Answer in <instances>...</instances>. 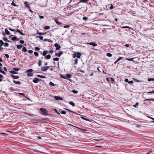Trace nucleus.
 Segmentation results:
<instances>
[{
	"label": "nucleus",
	"mask_w": 154,
	"mask_h": 154,
	"mask_svg": "<svg viewBox=\"0 0 154 154\" xmlns=\"http://www.w3.org/2000/svg\"><path fill=\"white\" fill-rule=\"evenodd\" d=\"M39 110L42 112L41 114L42 115L44 116H46L48 115V111L45 109L44 108H40Z\"/></svg>",
	"instance_id": "1"
},
{
	"label": "nucleus",
	"mask_w": 154,
	"mask_h": 154,
	"mask_svg": "<svg viewBox=\"0 0 154 154\" xmlns=\"http://www.w3.org/2000/svg\"><path fill=\"white\" fill-rule=\"evenodd\" d=\"M49 68V66H42L41 68V70L42 71L45 72Z\"/></svg>",
	"instance_id": "2"
},
{
	"label": "nucleus",
	"mask_w": 154,
	"mask_h": 154,
	"mask_svg": "<svg viewBox=\"0 0 154 154\" xmlns=\"http://www.w3.org/2000/svg\"><path fill=\"white\" fill-rule=\"evenodd\" d=\"M42 80L37 78H36L34 79L32 81V82L35 83H37L39 81H41Z\"/></svg>",
	"instance_id": "3"
},
{
	"label": "nucleus",
	"mask_w": 154,
	"mask_h": 154,
	"mask_svg": "<svg viewBox=\"0 0 154 154\" xmlns=\"http://www.w3.org/2000/svg\"><path fill=\"white\" fill-rule=\"evenodd\" d=\"M4 44V43L3 41L1 40L0 41V50L2 51L3 50V48L2 47V46Z\"/></svg>",
	"instance_id": "4"
},
{
	"label": "nucleus",
	"mask_w": 154,
	"mask_h": 154,
	"mask_svg": "<svg viewBox=\"0 0 154 154\" xmlns=\"http://www.w3.org/2000/svg\"><path fill=\"white\" fill-rule=\"evenodd\" d=\"M54 46L56 47V50H59L60 48V46L58 44L56 43L54 44Z\"/></svg>",
	"instance_id": "5"
},
{
	"label": "nucleus",
	"mask_w": 154,
	"mask_h": 154,
	"mask_svg": "<svg viewBox=\"0 0 154 154\" xmlns=\"http://www.w3.org/2000/svg\"><path fill=\"white\" fill-rule=\"evenodd\" d=\"M54 98L57 100H63V98L59 97L54 96Z\"/></svg>",
	"instance_id": "6"
},
{
	"label": "nucleus",
	"mask_w": 154,
	"mask_h": 154,
	"mask_svg": "<svg viewBox=\"0 0 154 154\" xmlns=\"http://www.w3.org/2000/svg\"><path fill=\"white\" fill-rule=\"evenodd\" d=\"M89 45H92L93 46H97V44L93 42H91L90 43H87Z\"/></svg>",
	"instance_id": "7"
},
{
	"label": "nucleus",
	"mask_w": 154,
	"mask_h": 154,
	"mask_svg": "<svg viewBox=\"0 0 154 154\" xmlns=\"http://www.w3.org/2000/svg\"><path fill=\"white\" fill-rule=\"evenodd\" d=\"M54 20L55 22L56 23L57 25H61L62 24V23L61 22L58 21V19L56 18H55L54 19Z\"/></svg>",
	"instance_id": "8"
},
{
	"label": "nucleus",
	"mask_w": 154,
	"mask_h": 154,
	"mask_svg": "<svg viewBox=\"0 0 154 154\" xmlns=\"http://www.w3.org/2000/svg\"><path fill=\"white\" fill-rule=\"evenodd\" d=\"M11 77H12L13 79H17L19 78V76H15L14 75H11Z\"/></svg>",
	"instance_id": "9"
},
{
	"label": "nucleus",
	"mask_w": 154,
	"mask_h": 154,
	"mask_svg": "<svg viewBox=\"0 0 154 154\" xmlns=\"http://www.w3.org/2000/svg\"><path fill=\"white\" fill-rule=\"evenodd\" d=\"M49 53V51L47 50L44 51L42 54V55L43 56H45L46 54Z\"/></svg>",
	"instance_id": "10"
},
{
	"label": "nucleus",
	"mask_w": 154,
	"mask_h": 154,
	"mask_svg": "<svg viewBox=\"0 0 154 154\" xmlns=\"http://www.w3.org/2000/svg\"><path fill=\"white\" fill-rule=\"evenodd\" d=\"M46 32H40L37 31L36 34H38L39 35H44L45 34Z\"/></svg>",
	"instance_id": "11"
},
{
	"label": "nucleus",
	"mask_w": 154,
	"mask_h": 154,
	"mask_svg": "<svg viewBox=\"0 0 154 154\" xmlns=\"http://www.w3.org/2000/svg\"><path fill=\"white\" fill-rule=\"evenodd\" d=\"M75 54H76V57H77L78 58H80V56H81V54L79 52L76 53Z\"/></svg>",
	"instance_id": "12"
},
{
	"label": "nucleus",
	"mask_w": 154,
	"mask_h": 154,
	"mask_svg": "<svg viewBox=\"0 0 154 154\" xmlns=\"http://www.w3.org/2000/svg\"><path fill=\"white\" fill-rule=\"evenodd\" d=\"M13 82L15 84H18V85H20L21 84V82H20L19 81H15V80H13Z\"/></svg>",
	"instance_id": "13"
},
{
	"label": "nucleus",
	"mask_w": 154,
	"mask_h": 154,
	"mask_svg": "<svg viewBox=\"0 0 154 154\" xmlns=\"http://www.w3.org/2000/svg\"><path fill=\"white\" fill-rule=\"evenodd\" d=\"M16 32L19 33L21 35H24V34L20 29H17Z\"/></svg>",
	"instance_id": "14"
},
{
	"label": "nucleus",
	"mask_w": 154,
	"mask_h": 154,
	"mask_svg": "<svg viewBox=\"0 0 154 154\" xmlns=\"http://www.w3.org/2000/svg\"><path fill=\"white\" fill-rule=\"evenodd\" d=\"M5 33L6 34H7V35H9L10 34V33L9 32V31H8V30L7 28H6L5 29Z\"/></svg>",
	"instance_id": "15"
},
{
	"label": "nucleus",
	"mask_w": 154,
	"mask_h": 154,
	"mask_svg": "<svg viewBox=\"0 0 154 154\" xmlns=\"http://www.w3.org/2000/svg\"><path fill=\"white\" fill-rule=\"evenodd\" d=\"M51 57V56L50 54H48L47 55L45 56V58L46 59H49Z\"/></svg>",
	"instance_id": "16"
},
{
	"label": "nucleus",
	"mask_w": 154,
	"mask_h": 154,
	"mask_svg": "<svg viewBox=\"0 0 154 154\" xmlns=\"http://www.w3.org/2000/svg\"><path fill=\"white\" fill-rule=\"evenodd\" d=\"M24 4L25 5L28 7V8H29V4L27 2H24Z\"/></svg>",
	"instance_id": "17"
},
{
	"label": "nucleus",
	"mask_w": 154,
	"mask_h": 154,
	"mask_svg": "<svg viewBox=\"0 0 154 154\" xmlns=\"http://www.w3.org/2000/svg\"><path fill=\"white\" fill-rule=\"evenodd\" d=\"M63 53V51H60L58 53V55L57 56L59 57H60L61 55Z\"/></svg>",
	"instance_id": "18"
},
{
	"label": "nucleus",
	"mask_w": 154,
	"mask_h": 154,
	"mask_svg": "<svg viewBox=\"0 0 154 154\" xmlns=\"http://www.w3.org/2000/svg\"><path fill=\"white\" fill-rule=\"evenodd\" d=\"M37 76L38 77L42 78H46V77L42 75H37Z\"/></svg>",
	"instance_id": "19"
},
{
	"label": "nucleus",
	"mask_w": 154,
	"mask_h": 154,
	"mask_svg": "<svg viewBox=\"0 0 154 154\" xmlns=\"http://www.w3.org/2000/svg\"><path fill=\"white\" fill-rule=\"evenodd\" d=\"M154 101V99L151 98L150 99H146L144 100H143V101Z\"/></svg>",
	"instance_id": "20"
},
{
	"label": "nucleus",
	"mask_w": 154,
	"mask_h": 154,
	"mask_svg": "<svg viewBox=\"0 0 154 154\" xmlns=\"http://www.w3.org/2000/svg\"><path fill=\"white\" fill-rule=\"evenodd\" d=\"M22 46V45H17L16 46L17 48L18 49H20L21 48Z\"/></svg>",
	"instance_id": "21"
},
{
	"label": "nucleus",
	"mask_w": 154,
	"mask_h": 154,
	"mask_svg": "<svg viewBox=\"0 0 154 154\" xmlns=\"http://www.w3.org/2000/svg\"><path fill=\"white\" fill-rule=\"evenodd\" d=\"M69 104H70V105H72V106L74 107L75 106V103L73 102H72V101L69 102Z\"/></svg>",
	"instance_id": "22"
},
{
	"label": "nucleus",
	"mask_w": 154,
	"mask_h": 154,
	"mask_svg": "<svg viewBox=\"0 0 154 154\" xmlns=\"http://www.w3.org/2000/svg\"><path fill=\"white\" fill-rule=\"evenodd\" d=\"M89 0H81L78 3V4H79V3L81 2L86 3V2L87 1H88Z\"/></svg>",
	"instance_id": "23"
},
{
	"label": "nucleus",
	"mask_w": 154,
	"mask_h": 154,
	"mask_svg": "<svg viewBox=\"0 0 154 154\" xmlns=\"http://www.w3.org/2000/svg\"><path fill=\"white\" fill-rule=\"evenodd\" d=\"M33 71V70L32 69H29L27 70L26 71V72L27 73H29L30 72H32Z\"/></svg>",
	"instance_id": "24"
},
{
	"label": "nucleus",
	"mask_w": 154,
	"mask_h": 154,
	"mask_svg": "<svg viewBox=\"0 0 154 154\" xmlns=\"http://www.w3.org/2000/svg\"><path fill=\"white\" fill-rule=\"evenodd\" d=\"M13 70L15 72H17L20 70V69L17 68H15L13 69Z\"/></svg>",
	"instance_id": "25"
},
{
	"label": "nucleus",
	"mask_w": 154,
	"mask_h": 154,
	"mask_svg": "<svg viewBox=\"0 0 154 154\" xmlns=\"http://www.w3.org/2000/svg\"><path fill=\"white\" fill-rule=\"evenodd\" d=\"M42 61L41 60H39L38 63V65L39 66H40L42 65Z\"/></svg>",
	"instance_id": "26"
},
{
	"label": "nucleus",
	"mask_w": 154,
	"mask_h": 154,
	"mask_svg": "<svg viewBox=\"0 0 154 154\" xmlns=\"http://www.w3.org/2000/svg\"><path fill=\"white\" fill-rule=\"evenodd\" d=\"M3 40L4 41H7L8 42H10V41H9L8 39V38H6V37H4V38H3Z\"/></svg>",
	"instance_id": "27"
},
{
	"label": "nucleus",
	"mask_w": 154,
	"mask_h": 154,
	"mask_svg": "<svg viewBox=\"0 0 154 154\" xmlns=\"http://www.w3.org/2000/svg\"><path fill=\"white\" fill-rule=\"evenodd\" d=\"M23 51L25 52H26L27 51V50L25 47H23Z\"/></svg>",
	"instance_id": "28"
},
{
	"label": "nucleus",
	"mask_w": 154,
	"mask_h": 154,
	"mask_svg": "<svg viewBox=\"0 0 154 154\" xmlns=\"http://www.w3.org/2000/svg\"><path fill=\"white\" fill-rule=\"evenodd\" d=\"M14 0H13V2H12V3H11V5H12L13 6H15V7H17V5L14 2Z\"/></svg>",
	"instance_id": "29"
},
{
	"label": "nucleus",
	"mask_w": 154,
	"mask_h": 154,
	"mask_svg": "<svg viewBox=\"0 0 154 154\" xmlns=\"http://www.w3.org/2000/svg\"><path fill=\"white\" fill-rule=\"evenodd\" d=\"M125 59H126V60H128L132 61L134 58H126Z\"/></svg>",
	"instance_id": "30"
},
{
	"label": "nucleus",
	"mask_w": 154,
	"mask_h": 154,
	"mask_svg": "<svg viewBox=\"0 0 154 154\" xmlns=\"http://www.w3.org/2000/svg\"><path fill=\"white\" fill-rule=\"evenodd\" d=\"M10 72L11 74H16L17 73V72H16L15 71H14V70L13 71L12 70Z\"/></svg>",
	"instance_id": "31"
},
{
	"label": "nucleus",
	"mask_w": 154,
	"mask_h": 154,
	"mask_svg": "<svg viewBox=\"0 0 154 154\" xmlns=\"http://www.w3.org/2000/svg\"><path fill=\"white\" fill-rule=\"evenodd\" d=\"M139 104L138 102H136L135 105H133V106L134 107H136Z\"/></svg>",
	"instance_id": "32"
},
{
	"label": "nucleus",
	"mask_w": 154,
	"mask_h": 154,
	"mask_svg": "<svg viewBox=\"0 0 154 154\" xmlns=\"http://www.w3.org/2000/svg\"><path fill=\"white\" fill-rule=\"evenodd\" d=\"M49 84L50 86H54V85H55V84L53 82H50L49 83Z\"/></svg>",
	"instance_id": "33"
},
{
	"label": "nucleus",
	"mask_w": 154,
	"mask_h": 154,
	"mask_svg": "<svg viewBox=\"0 0 154 154\" xmlns=\"http://www.w3.org/2000/svg\"><path fill=\"white\" fill-rule=\"evenodd\" d=\"M106 55L109 57H111L112 56V54H111L109 53H107L106 54Z\"/></svg>",
	"instance_id": "34"
},
{
	"label": "nucleus",
	"mask_w": 154,
	"mask_h": 154,
	"mask_svg": "<svg viewBox=\"0 0 154 154\" xmlns=\"http://www.w3.org/2000/svg\"><path fill=\"white\" fill-rule=\"evenodd\" d=\"M50 28V26H45L44 29H48Z\"/></svg>",
	"instance_id": "35"
},
{
	"label": "nucleus",
	"mask_w": 154,
	"mask_h": 154,
	"mask_svg": "<svg viewBox=\"0 0 154 154\" xmlns=\"http://www.w3.org/2000/svg\"><path fill=\"white\" fill-rule=\"evenodd\" d=\"M4 46L5 47H7L9 46V44L8 43L5 42V43H4Z\"/></svg>",
	"instance_id": "36"
},
{
	"label": "nucleus",
	"mask_w": 154,
	"mask_h": 154,
	"mask_svg": "<svg viewBox=\"0 0 154 154\" xmlns=\"http://www.w3.org/2000/svg\"><path fill=\"white\" fill-rule=\"evenodd\" d=\"M66 77L67 78H71V75H70L69 74H67L66 75Z\"/></svg>",
	"instance_id": "37"
},
{
	"label": "nucleus",
	"mask_w": 154,
	"mask_h": 154,
	"mask_svg": "<svg viewBox=\"0 0 154 154\" xmlns=\"http://www.w3.org/2000/svg\"><path fill=\"white\" fill-rule=\"evenodd\" d=\"M122 28H128V29H131V28L130 27H129L128 26H123L122 27Z\"/></svg>",
	"instance_id": "38"
},
{
	"label": "nucleus",
	"mask_w": 154,
	"mask_h": 154,
	"mask_svg": "<svg viewBox=\"0 0 154 154\" xmlns=\"http://www.w3.org/2000/svg\"><path fill=\"white\" fill-rule=\"evenodd\" d=\"M53 60L54 61H57L59 60V58H58L57 57H56V58H54Z\"/></svg>",
	"instance_id": "39"
},
{
	"label": "nucleus",
	"mask_w": 154,
	"mask_h": 154,
	"mask_svg": "<svg viewBox=\"0 0 154 154\" xmlns=\"http://www.w3.org/2000/svg\"><path fill=\"white\" fill-rule=\"evenodd\" d=\"M78 59L77 58H76L75 59V63H74V64L75 65H76L77 63H78Z\"/></svg>",
	"instance_id": "40"
},
{
	"label": "nucleus",
	"mask_w": 154,
	"mask_h": 154,
	"mask_svg": "<svg viewBox=\"0 0 154 154\" xmlns=\"http://www.w3.org/2000/svg\"><path fill=\"white\" fill-rule=\"evenodd\" d=\"M82 19L84 20H87L88 19V17H83Z\"/></svg>",
	"instance_id": "41"
},
{
	"label": "nucleus",
	"mask_w": 154,
	"mask_h": 154,
	"mask_svg": "<svg viewBox=\"0 0 154 154\" xmlns=\"http://www.w3.org/2000/svg\"><path fill=\"white\" fill-rule=\"evenodd\" d=\"M34 54L35 55V56H36L37 57H38V53L36 52H34Z\"/></svg>",
	"instance_id": "42"
},
{
	"label": "nucleus",
	"mask_w": 154,
	"mask_h": 154,
	"mask_svg": "<svg viewBox=\"0 0 154 154\" xmlns=\"http://www.w3.org/2000/svg\"><path fill=\"white\" fill-rule=\"evenodd\" d=\"M72 92L75 94H77L78 93V92L75 90H72Z\"/></svg>",
	"instance_id": "43"
},
{
	"label": "nucleus",
	"mask_w": 154,
	"mask_h": 154,
	"mask_svg": "<svg viewBox=\"0 0 154 154\" xmlns=\"http://www.w3.org/2000/svg\"><path fill=\"white\" fill-rule=\"evenodd\" d=\"M64 109L66 110H67L70 112H73V111H72L71 110H70V109H67L64 108Z\"/></svg>",
	"instance_id": "44"
},
{
	"label": "nucleus",
	"mask_w": 154,
	"mask_h": 154,
	"mask_svg": "<svg viewBox=\"0 0 154 154\" xmlns=\"http://www.w3.org/2000/svg\"><path fill=\"white\" fill-rule=\"evenodd\" d=\"M122 58H123V57H119L117 60H116V61L117 62H118L120 60H121V59H122Z\"/></svg>",
	"instance_id": "45"
},
{
	"label": "nucleus",
	"mask_w": 154,
	"mask_h": 154,
	"mask_svg": "<svg viewBox=\"0 0 154 154\" xmlns=\"http://www.w3.org/2000/svg\"><path fill=\"white\" fill-rule=\"evenodd\" d=\"M148 81H154V79L152 78H149L148 79Z\"/></svg>",
	"instance_id": "46"
},
{
	"label": "nucleus",
	"mask_w": 154,
	"mask_h": 154,
	"mask_svg": "<svg viewBox=\"0 0 154 154\" xmlns=\"http://www.w3.org/2000/svg\"><path fill=\"white\" fill-rule=\"evenodd\" d=\"M35 50L36 51H38L40 50V48L38 47H36L35 48Z\"/></svg>",
	"instance_id": "47"
},
{
	"label": "nucleus",
	"mask_w": 154,
	"mask_h": 154,
	"mask_svg": "<svg viewBox=\"0 0 154 154\" xmlns=\"http://www.w3.org/2000/svg\"><path fill=\"white\" fill-rule=\"evenodd\" d=\"M60 113L61 114H65L66 113V112L65 111H63L61 112Z\"/></svg>",
	"instance_id": "48"
},
{
	"label": "nucleus",
	"mask_w": 154,
	"mask_h": 154,
	"mask_svg": "<svg viewBox=\"0 0 154 154\" xmlns=\"http://www.w3.org/2000/svg\"><path fill=\"white\" fill-rule=\"evenodd\" d=\"M54 111L57 113L58 115H60V113L59 112H57V109H54Z\"/></svg>",
	"instance_id": "49"
},
{
	"label": "nucleus",
	"mask_w": 154,
	"mask_h": 154,
	"mask_svg": "<svg viewBox=\"0 0 154 154\" xmlns=\"http://www.w3.org/2000/svg\"><path fill=\"white\" fill-rule=\"evenodd\" d=\"M28 52L29 54H32L33 53V51L32 50H29L28 51Z\"/></svg>",
	"instance_id": "50"
},
{
	"label": "nucleus",
	"mask_w": 154,
	"mask_h": 154,
	"mask_svg": "<svg viewBox=\"0 0 154 154\" xmlns=\"http://www.w3.org/2000/svg\"><path fill=\"white\" fill-rule=\"evenodd\" d=\"M133 82L132 81H129L128 82V83L129 84H132L133 83Z\"/></svg>",
	"instance_id": "51"
},
{
	"label": "nucleus",
	"mask_w": 154,
	"mask_h": 154,
	"mask_svg": "<svg viewBox=\"0 0 154 154\" xmlns=\"http://www.w3.org/2000/svg\"><path fill=\"white\" fill-rule=\"evenodd\" d=\"M15 36H14V37H12L11 39L12 40V41H15L16 40V38H15Z\"/></svg>",
	"instance_id": "52"
},
{
	"label": "nucleus",
	"mask_w": 154,
	"mask_h": 154,
	"mask_svg": "<svg viewBox=\"0 0 154 154\" xmlns=\"http://www.w3.org/2000/svg\"><path fill=\"white\" fill-rule=\"evenodd\" d=\"M69 27H70V26L69 25H67L64 26H63V27L64 28H69Z\"/></svg>",
	"instance_id": "53"
},
{
	"label": "nucleus",
	"mask_w": 154,
	"mask_h": 154,
	"mask_svg": "<svg viewBox=\"0 0 154 154\" xmlns=\"http://www.w3.org/2000/svg\"><path fill=\"white\" fill-rule=\"evenodd\" d=\"M20 43L22 44H23L24 43V41L23 40H20Z\"/></svg>",
	"instance_id": "54"
},
{
	"label": "nucleus",
	"mask_w": 154,
	"mask_h": 154,
	"mask_svg": "<svg viewBox=\"0 0 154 154\" xmlns=\"http://www.w3.org/2000/svg\"><path fill=\"white\" fill-rule=\"evenodd\" d=\"M0 72L2 73V74H5L6 73L4 71H2V70H1V71Z\"/></svg>",
	"instance_id": "55"
},
{
	"label": "nucleus",
	"mask_w": 154,
	"mask_h": 154,
	"mask_svg": "<svg viewBox=\"0 0 154 154\" xmlns=\"http://www.w3.org/2000/svg\"><path fill=\"white\" fill-rule=\"evenodd\" d=\"M147 94H154V91H150L147 92Z\"/></svg>",
	"instance_id": "56"
},
{
	"label": "nucleus",
	"mask_w": 154,
	"mask_h": 154,
	"mask_svg": "<svg viewBox=\"0 0 154 154\" xmlns=\"http://www.w3.org/2000/svg\"><path fill=\"white\" fill-rule=\"evenodd\" d=\"M5 57H6L7 58H8L9 57V55L7 54H5Z\"/></svg>",
	"instance_id": "57"
},
{
	"label": "nucleus",
	"mask_w": 154,
	"mask_h": 154,
	"mask_svg": "<svg viewBox=\"0 0 154 154\" xmlns=\"http://www.w3.org/2000/svg\"><path fill=\"white\" fill-rule=\"evenodd\" d=\"M41 40H42L43 39V37L42 36H39L38 37Z\"/></svg>",
	"instance_id": "58"
},
{
	"label": "nucleus",
	"mask_w": 154,
	"mask_h": 154,
	"mask_svg": "<svg viewBox=\"0 0 154 154\" xmlns=\"http://www.w3.org/2000/svg\"><path fill=\"white\" fill-rule=\"evenodd\" d=\"M39 17L40 19H43V18H44V17L43 16H41V15H39Z\"/></svg>",
	"instance_id": "59"
},
{
	"label": "nucleus",
	"mask_w": 154,
	"mask_h": 154,
	"mask_svg": "<svg viewBox=\"0 0 154 154\" xmlns=\"http://www.w3.org/2000/svg\"><path fill=\"white\" fill-rule=\"evenodd\" d=\"M3 69H4V70L5 71H6V72H7V68H6V67H4V68H3Z\"/></svg>",
	"instance_id": "60"
},
{
	"label": "nucleus",
	"mask_w": 154,
	"mask_h": 154,
	"mask_svg": "<svg viewBox=\"0 0 154 154\" xmlns=\"http://www.w3.org/2000/svg\"><path fill=\"white\" fill-rule=\"evenodd\" d=\"M9 29L11 31H13V32H14L15 31V30L14 29Z\"/></svg>",
	"instance_id": "61"
},
{
	"label": "nucleus",
	"mask_w": 154,
	"mask_h": 154,
	"mask_svg": "<svg viewBox=\"0 0 154 154\" xmlns=\"http://www.w3.org/2000/svg\"><path fill=\"white\" fill-rule=\"evenodd\" d=\"M53 52H54V51L52 50L50 51H49V53L50 54H52V53H53Z\"/></svg>",
	"instance_id": "62"
},
{
	"label": "nucleus",
	"mask_w": 154,
	"mask_h": 154,
	"mask_svg": "<svg viewBox=\"0 0 154 154\" xmlns=\"http://www.w3.org/2000/svg\"><path fill=\"white\" fill-rule=\"evenodd\" d=\"M0 78H1V79H3L4 77L2 75L0 74Z\"/></svg>",
	"instance_id": "63"
},
{
	"label": "nucleus",
	"mask_w": 154,
	"mask_h": 154,
	"mask_svg": "<svg viewBox=\"0 0 154 154\" xmlns=\"http://www.w3.org/2000/svg\"><path fill=\"white\" fill-rule=\"evenodd\" d=\"M124 46L126 47H129L130 46L129 44H126Z\"/></svg>",
	"instance_id": "64"
}]
</instances>
